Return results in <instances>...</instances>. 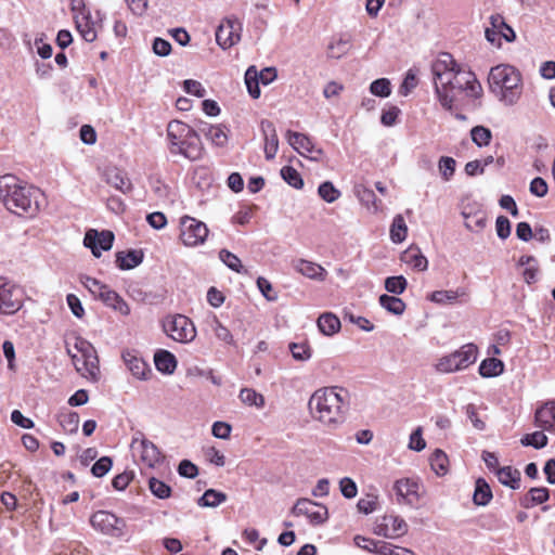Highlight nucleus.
Wrapping results in <instances>:
<instances>
[{
  "label": "nucleus",
  "instance_id": "3",
  "mask_svg": "<svg viewBox=\"0 0 555 555\" xmlns=\"http://www.w3.org/2000/svg\"><path fill=\"white\" fill-rule=\"evenodd\" d=\"M490 91L505 105H514L522 92L520 72L509 64L493 66L488 75Z\"/></svg>",
  "mask_w": 555,
  "mask_h": 555
},
{
  "label": "nucleus",
  "instance_id": "53",
  "mask_svg": "<svg viewBox=\"0 0 555 555\" xmlns=\"http://www.w3.org/2000/svg\"><path fill=\"white\" fill-rule=\"evenodd\" d=\"M149 489L156 498L162 500L168 499L171 495V488L155 477L150 478Z\"/></svg>",
  "mask_w": 555,
  "mask_h": 555
},
{
  "label": "nucleus",
  "instance_id": "38",
  "mask_svg": "<svg viewBox=\"0 0 555 555\" xmlns=\"http://www.w3.org/2000/svg\"><path fill=\"white\" fill-rule=\"evenodd\" d=\"M318 327L324 335L331 336L339 331L340 321L333 313H323L318 319Z\"/></svg>",
  "mask_w": 555,
  "mask_h": 555
},
{
  "label": "nucleus",
  "instance_id": "63",
  "mask_svg": "<svg viewBox=\"0 0 555 555\" xmlns=\"http://www.w3.org/2000/svg\"><path fill=\"white\" fill-rule=\"evenodd\" d=\"M113 462L108 456L99 459L92 466L91 473L95 477H103L112 468Z\"/></svg>",
  "mask_w": 555,
  "mask_h": 555
},
{
  "label": "nucleus",
  "instance_id": "15",
  "mask_svg": "<svg viewBox=\"0 0 555 555\" xmlns=\"http://www.w3.org/2000/svg\"><path fill=\"white\" fill-rule=\"evenodd\" d=\"M113 242L114 234L111 231H102L99 233L95 230H89L83 238L85 246L91 248L95 257L101 256V250L111 249Z\"/></svg>",
  "mask_w": 555,
  "mask_h": 555
},
{
  "label": "nucleus",
  "instance_id": "25",
  "mask_svg": "<svg viewBox=\"0 0 555 555\" xmlns=\"http://www.w3.org/2000/svg\"><path fill=\"white\" fill-rule=\"evenodd\" d=\"M518 266L525 267L521 275L527 284L530 285L538 281L540 268L535 257L530 255H524L518 259Z\"/></svg>",
  "mask_w": 555,
  "mask_h": 555
},
{
  "label": "nucleus",
  "instance_id": "13",
  "mask_svg": "<svg viewBox=\"0 0 555 555\" xmlns=\"http://www.w3.org/2000/svg\"><path fill=\"white\" fill-rule=\"evenodd\" d=\"M242 24L237 18L224 20L216 30V41L223 49H229L241 39Z\"/></svg>",
  "mask_w": 555,
  "mask_h": 555
},
{
  "label": "nucleus",
  "instance_id": "30",
  "mask_svg": "<svg viewBox=\"0 0 555 555\" xmlns=\"http://www.w3.org/2000/svg\"><path fill=\"white\" fill-rule=\"evenodd\" d=\"M351 47V37L341 35L333 39L327 46V56L331 59H340L346 55Z\"/></svg>",
  "mask_w": 555,
  "mask_h": 555
},
{
  "label": "nucleus",
  "instance_id": "26",
  "mask_svg": "<svg viewBox=\"0 0 555 555\" xmlns=\"http://www.w3.org/2000/svg\"><path fill=\"white\" fill-rule=\"evenodd\" d=\"M143 261V251L142 250H128V251H118L116 254V263L120 270H130L139 266Z\"/></svg>",
  "mask_w": 555,
  "mask_h": 555
},
{
  "label": "nucleus",
  "instance_id": "47",
  "mask_svg": "<svg viewBox=\"0 0 555 555\" xmlns=\"http://www.w3.org/2000/svg\"><path fill=\"white\" fill-rule=\"evenodd\" d=\"M59 422L62 428L69 434H75L79 427V414L77 412H66L59 416Z\"/></svg>",
  "mask_w": 555,
  "mask_h": 555
},
{
  "label": "nucleus",
  "instance_id": "45",
  "mask_svg": "<svg viewBox=\"0 0 555 555\" xmlns=\"http://www.w3.org/2000/svg\"><path fill=\"white\" fill-rule=\"evenodd\" d=\"M465 219V228L469 231H481L485 229L487 223L486 215L481 211L476 212L474 215H469L466 211L462 212Z\"/></svg>",
  "mask_w": 555,
  "mask_h": 555
},
{
  "label": "nucleus",
  "instance_id": "11",
  "mask_svg": "<svg viewBox=\"0 0 555 555\" xmlns=\"http://www.w3.org/2000/svg\"><path fill=\"white\" fill-rule=\"evenodd\" d=\"M131 448L137 456L147 467H155L162 462V453L158 448L143 434L138 433L131 441Z\"/></svg>",
  "mask_w": 555,
  "mask_h": 555
},
{
  "label": "nucleus",
  "instance_id": "58",
  "mask_svg": "<svg viewBox=\"0 0 555 555\" xmlns=\"http://www.w3.org/2000/svg\"><path fill=\"white\" fill-rule=\"evenodd\" d=\"M472 140L478 146H486L490 143L491 131L482 126H476L470 131Z\"/></svg>",
  "mask_w": 555,
  "mask_h": 555
},
{
  "label": "nucleus",
  "instance_id": "62",
  "mask_svg": "<svg viewBox=\"0 0 555 555\" xmlns=\"http://www.w3.org/2000/svg\"><path fill=\"white\" fill-rule=\"evenodd\" d=\"M107 182L115 186L117 190L126 192L130 188V182L126 179L120 171H113L108 175Z\"/></svg>",
  "mask_w": 555,
  "mask_h": 555
},
{
  "label": "nucleus",
  "instance_id": "24",
  "mask_svg": "<svg viewBox=\"0 0 555 555\" xmlns=\"http://www.w3.org/2000/svg\"><path fill=\"white\" fill-rule=\"evenodd\" d=\"M401 260L418 271H425L428 268L427 258L416 246H410L406 250H404L401 256Z\"/></svg>",
  "mask_w": 555,
  "mask_h": 555
},
{
  "label": "nucleus",
  "instance_id": "32",
  "mask_svg": "<svg viewBox=\"0 0 555 555\" xmlns=\"http://www.w3.org/2000/svg\"><path fill=\"white\" fill-rule=\"evenodd\" d=\"M156 369L165 374H172L177 367L176 357L167 350H158L154 356Z\"/></svg>",
  "mask_w": 555,
  "mask_h": 555
},
{
  "label": "nucleus",
  "instance_id": "41",
  "mask_svg": "<svg viewBox=\"0 0 555 555\" xmlns=\"http://www.w3.org/2000/svg\"><path fill=\"white\" fill-rule=\"evenodd\" d=\"M378 300L379 305L392 314L401 315L405 310V304L399 297L384 294Z\"/></svg>",
  "mask_w": 555,
  "mask_h": 555
},
{
  "label": "nucleus",
  "instance_id": "10",
  "mask_svg": "<svg viewBox=\"0 0 555 555\" xmlns=\"http://www.w3.org/2000/svg\"><path fill=\"white\" fill-rule=\"evenodd\" d=\"M291 513L294 516H305L313 526L324 524L328 518L327 507L310 499H298Z\"/></svg>",
  "mask_w": 555,
  "mask_h": 555
},
{
  "label": "nucleus",
  "instance_id": "51",
  "mask_svg": "<svg viewBox=\"0 0 555 555\" xmlns=\"http://www.w3.org/2000/svg\"><path fill=\"white\" fill-rule=\"evenodd\" d=\"M240 399L243 403L250 405L262 408L264 405V398L261 393H258L254 389L243 388L240 391Z\"/></svg>",
  "mask_w": 555,
  "mask_h": 555
},
{
  "label": "nucleus",
  "instance_id": "43",
  "mask_svg": "<svg viewBox=\"0 0 555 555\" xmlns=\"http://www.w3.org/2000/svg\"><path fill=\"white\" fill-rule=\"evenodd\" d=\"M430 466L437 475H446L448 473L449 466V460L447 454L440 449L435 450V452L430 456Z\"/></svg>",
  "mask_w": 555,
  "mask_h": 555
},
{
  "label": "nucleus",
  "instance_id": "21",
  "mask_svg": "<svg viewBox=\"0 0 555 555\" xmlns=\"http://www.w3.org/2000/svg\"><path fill=\"white\" fill-rule=\"evenodd\" d=\"M535 425L543 430H555V401L546 402L535 411Z\"/></svg>",
  "mask_w": 555,
  "mask_h": 555
},
{
  "label": "nucleus",
  "instance_id": "22",
  "mask_svg": "<svg viewBox=\"0 0 555 555\" xmlns=\"http://www.w3.org/2000/svg\"><path fill=\"white\" fill-rule=\"evenodd\" d=\"M106 307L119 312L122 315L130 314V307L124 298L109 286L100 294L99 298Z\"/></svg>",
  "mask_w": 555,
  "mask_h": 555
},
{
  "label": "nucleus",
  "instance_id": "46",
  "mask_svg": "<svg viewBox=\"0 0 555 555\" xmlns=\"http://www.w3.org/2000/svg\"><path fill=\"white\" fill-rule=\"evenodd\" d=\"M259 81L257 69L255 66H250L245 73V83L248 93L253 99H258L260 96Z\"/></svg>",
  "mask_w": 555,
  "mask_h": 555
},
{
  "label": "nucleus",
  "instance_id": "61",
  "mask_svg": "<svg viewBox=\"0 0 555 555\" xmlns=\"http://www.w3.org/2000/svg\"><path fill=\"white\" fill-rule=\"evenodd\" d=\"M243 538L245 541L253 544L257 551H261L267 544V539H260L259 531L255 528L245 529Z\"/></svg>",
  "mask_w": 555,
  "mask_h": 555
},
{
  "label": "nucleus",
  "instance_id": "6",
  "mask_svg": "<svg viewBox=\"0 0 555 555\" xmlns=\"http://www.w3.org/2000/svg\"><path fill=\"white\" fill-rule=\"evenodd\" d=\"M76 371L91 382L100 378L99 358L96 350L88 340L77 337L72 347L67 348Z\"/></svg>",
  "mask_w": 555,
  "mask_h": 555
},
{
  "label": "nucleus",
  "instance_id": "1",
  "mask_svg": "<svg viewBox=\"0 0 555 555\" xmlns=\"http://www.w3.org/2000/svg\"><path fill=\"white\" fill-rule=\"evenodd\" d=\"M349 406L350 393L340 386L321 387L308 401L311 417L330 430L339 428L346 422Z\"/></svg>",
  "mask_w": 555,
  "mask_h": 555
},
{
  "label": "nucleus",
  "instance_id": "56",
  "mask_svg": "<svg viewBox=\"0 0 555 555\" xmlns=\"http://www.w3.org/2000/svg\"><path fill=\"white\" fill-rule=\"evenodd\" d=\"M211 331L216 335V337L227 344L233 343V335L229 331L228 327H225L217 317H214L212 320L209 323Z\"/></svg>",
  "mask_w": 555,
  "mask_h": 555
},
{
  "label": "nucleus",
  "instance_id": "50",
  "mask_svg": "<svg viewBox=\"0 0 555 555\" xmlns=\"http://www.w3.org/2000/svg\"><path fill=\"white\" fill-rule=\"evenodd\" d=\"M281 177L287 184L295 189L299 190L304 186V180L300 173L292 166L282 167Z\"/></svg>",
  "mask_w": 555,
  "mask_h": 555
},
{
  "label": "nucleus",
  "instance_id": "2",
  "mask_svg": "<svg viewBox=\"0 0 555 555\" xmlns=\"http://www.w3.org/2000/svg\"><path fill=\"white\" fill-rule=\"evenodd\" d=\"M40 190L22 183L15 176L0 178V197L8 210L17 216L34 217L40 210Z\"/></svg>",
  "mask_w": 555,
  "mask_h": 555
},
{
  "label": "nucleus",
  "instance_id": "59",
  "mask_svg": "<svg viewBox=\"0 0 555 555\" xmlns=\"http://www.w3.org/2000/svg\"><path fill=\"white\" fill-rule=\"evenodd\" d=\"M289 350L293 358L297 361H307L311 358V348L306 343H292Z\"/></svg>",
  "mask_w": 555,
  "mask_h": 555
},
{
  "label": "nucleus",
  "instance_id": "57",
  "mask_svg": "<svg viewBox=\"0 0 555 555\" xmlns=\"http://www.w3.org/2000/svg\"><path fill=\"white\" fill-rule=\"evenodd\" d=\"M354 543L360 548H363L371 553L379 554L382 551L380 545L384 544V541H375L362 535H356Z\"/></svg>",
  "mask_w": 555,
  "mask_h": 555
},
{
  "label": "nucleus",
  "instance_id": "4",
  "mask_svg": "<svg viewBox=\"0 0 555 555\" xmlns=\"http://www.w3.org/2000/svg\"><path fill=\"white\" fill-rule=\"evenodd\" d=\"M170 153L184 156L195 162L203 157L204 147L197 132L180 120H171L167 126Z\"/></svg>",
  "mask_w": 555,
  "mask_h": 555
},
{
  "label": "nucleus",
  "instance_id": "55",
  "mask_svg": "<svg viewBox=\"0 0 555 555\" xmlns=\"http://www.w3.org/2000/svg\"><path fill=\"white\" fill-rule=\"evenodd\" d=\"M456 162L449 156H441L438 162L439 172L444 181H450L455 172Z\"/></svg>",
  "mask_w": 555,
  "mask_h": 555
},
{
  "label": "nucleus",
  "instance_id": "23",
  "mask_svg": "<svg viewBox=\"0 0 555 555\" xmlns=\"http://www.w3.org/2000/svg\"><path fill=\"white\" fill-rule=\"evenodd\" d=\"M286 139L288 144L302 156H308L307 153L311 152L314 145L307 134L292 130L286 131Z\"/></svg>",
  "mask_w": 555,
  "mask_h": 555
},
{
  "label": "nucleus",
  "instance_id": "34",
  "mask_svg": "<svg viewBox=\"0 0 555 555\" xmlns=\"http://www.w3.org/2000/svg\"><path fill=\"white\" fill-rule=\"evenodd\" d=\"M418 488V483L411 479L397 480L393 487L397 495L408 502H412L413 498H417Z\"/></svg>",
  "mask_w": 555,
  "mask_h": 555
},
{
  "label": "nucleus",
  "instance_id": "49",
  "mask_svg": "<svg viewBox=\"0 0 555 555\" xmlns=\"http://www.w3.org/2000/svg\"><path fill=\"white\" fill-rule=\"evenodd\" d=\"M521 444L525 447H533L534 449H542L547 446L548 439L543 431H534L532 434L525 435L521 440Z\"/></svg>",
  "mask_w": 555,
  "mask_h": 555
},
{
  "label": "nucleus",
  "instance_id": "48",
  "mask_svg": "<svg viewBox=\"0 0 555 555\" xmlns=\"http://www.w3.org/2000/svg\"><path fill=\"white\" fill-rule=\"evenodd\" d=\"M318 194L323 201L330 204L336 202L341 195L340 191L336 189L331 181L321 183L318 188Z\"/></svg>",
  "mask_w": 555,
  "mask_h": 555
},
{
  "label": "nucleus",
  "instance_id": "60",
  "mask_svg": "<svg viewBox=\"0 0 555 555\" xmlns=\"http://www.w3.org/2000/svg\"><path fill=\"white\" fill-rule=\"evenodd\" d=\"M370 91L376 96L387 98L391 93L390 81L387 78L376 79L371 83Z\"/></svg>",
  "mask_w": 555,
  "mask_h": 555
},
{
  "label": "nucleus",
  "instance_id": "29",
  "mask_svg": "<svg viewBox=\"0 0 555 555\" xmlns=\"http://www.w3.org/2000/svg\"><path fill=\"white\" fill-rule=\"evenodd\" d=\"M467 297V292L463 287L448 291H436L429 295L430 301L439 305L453 304L459 298Z\"/></svg>",
  "mask_w": 555,
  "mask_h": 555
},
{
  "label": "nucleus",
  "instance_id": "7",
  "mask_svg": "<svg viewBox=\"0 0 555 555\" xmlns=\"http://www.w3.org/2000/svg\"><path fill=\"white\" fill-rule=\"evenodd\" d=\"M477 354L478 348L475 344H465L459 350L440 358L436 363V370L447 374L465 370L476 362Z\"/></svg>",
  "mask_w": 555,
  "mask_h": 555
},
{
  "label": "nucleus",
  "instance_id": "16",
  "mask_svg": "<svg viewBox=\"0 0 555 555\" xmlns=\"http://www.w3.org/2000/svg\"><path fill=\"white\" fill-rule=\"evenodd\" d=\"M22 306L20 291L3 279V285L0 287V312L14 313Z\"/></svg>",
  "mask_w": 555,
  "mask_h": 555
},
{
  "label": "nucleus",
  "instance_id": "52",
  "mask_svg": "<svg viewBox=\"0 0 555 555\" xmlns=\"http://www.w3.org/2000/svg\"><path fill=\"white\" fill-rule=\"evenodd\" d=\"M79 281L98 299L100 298V294L103 293L108 286L99 280L86 274H81L79 276Z\"/></svg>",
  "mask_w": 555,
  "mask_h": 555
},
{
  "label": "nucleus",
  "instance_id": "27",
  "mask_svg": "<svg viewBox=\"0 0 555 555\" xmlns=\"http://www.w3.org/2000/svg\"><path fill=\"white\" fill-rule=\"evenodd\" d=\"M294 267L299 273L309 279L322 281L326 275V271L323 267L308 260L299 259L295 261Z\"/></svg>",
  "mask_w": 555,
  "mask_h": 555
},
{
  "label": "nucleus",
  "instance_id": "19",
  "mask_svg": "<svg viewBox=\"0 0 555 555\" xmlns=\"http://www.w3.org/2000/svg\"><path fill=\"white\" fill-rule=\"evenodd\" d=\"M264 140V155L268 160L273 159L279 150V138L272 121L263 119L260 122Z\"/></svg>",
  "mask_w": 555,
  "mask_h": 555
},
{
  "label": "nucleus",
  "instance_id": "39",
  "mask_svg": "<svg viewBox=\"0 0 555 555\" xmlns=\"http://www.w3.org/2000/svg\"><path fill=\"white\" fill-rule=\"evenodd\" d=\"M550 498V492L547 488H531L528 494L521 500V505L526 508L532 507L537 504H542L546 502Z\"/></svg>",
  "mask_w": 555,
  "mask_h": 555
},
{
  "label": "nucleus",
  "instance_id": "31",
  "mask_svg": "<svg viewBox=\"0 0 555 555\" xmlns=\"http://www.w3.org/2000/svg\"><path fill=\"white\" fill-rule=\"evenodd\" d=\"M199 131L217 146H223L228 142V135L220 125L203 124Z\"/></svg>",
  "mask_w": 555,
  "mask_h": 555
},
{
  "label": "nucleus",
  "instance_id": "5",
  "mask_svg": "<svg viewBox=\"0 0 555 555\" xmlns=\"http://www.w3.org/2000/svg\"><path fill=\"white\" fill-rule=\"evenodd\" d=\"M459 64L450 53H441L431 65L434 75L435 93L440 105L452 111L455 94H452V86L456 76Z\"/></svg>",
  "mask_w": 555,
  "mask_h": 555
},
{
  "label": "nucleus",
  "instance_id": "54",
  "mask_svg": "<svg viewBox=\"0 0 555 555\" xmlns=\"http://www.w3.org/2000/svg\"><path fill=\"white\" fill-rule=\"evenodd\" d=\"M408 286V281L403 275L389 276L385 280V288L388 293L400 295Z\"/></svg>",
  "mask_w": 555,
  "mask_h": 555
},
{
  "label": "nucleus",
  "instance_id": "36",
  "mask_svg": "<svg viewBox=\"0 0 555 555\" xmlns=\"http://www.w3.org/2000/svg\"><path fill=\"white\" fill-rule=\"evenodd\" d=\"M504 371V363L496 358H487L479 365V374L482 377H496Z\"/></svg>",
  "mask_w": 555,
  "mask_h": 555
},
{
  "label": "nucleus",
  "instance_id": "64",
  "mask_svg": "<svg viewBox=\"0 0 555 555\" xmlns=\"http://www.w3.org/2000/svg\"><path fill=\"white\" fill-rule=\"evenodd\" d=\"M380 555H415L414 552L409 548L395 546L387 542H384V544L380 545Z\"/></svg>",
  "mask_w": 555,
  "mask_h": 555
},
{
  "label": "nucleus",
  "instance_id": "9",
  "mask_svg": "<svg viewBox=\"0 0 555 555\" xmlns=\"http://www.w3.org/2000/svg\"><path fill=\"white\" fill-rule=\"evenodd\" d=\"M207 225L190 216L180 219V238L185 246L195 247L202 245L208 236Z\"/></svg>",
  "mask_w": 555,
  "mask_h": 555
},
{
  "label": "nucleus",
  "instance_id": "35",
  "mask_svg": "<svg viewBox=\"0 0 555 555\" xmlns=\"http://www.w3.org/2000/svg\"><path fill=\"white\" fill-rule=\"evenodd\" d=\"M493 494L490 486L483 478H478L475 482L473 501L476 505L486 506L492 500Z\"/></svg>",
  "mask_w": 555,
  "mask_h": 555
},
{
  "label": "nucleus",
  "instance_id": "17",
  "mask_svg": "<svg viewBox=\"0 0 555 555\" xmlns=\"http://www.w3.org/2000/svg\"><path fill=\"white\" fill-rule=\"evenodd\" d=\"M74 20L76 28L80 36L87 42H93L98 37V27H101V25L99 24L101 20L99 22L93 20L90 12H81L80 14H74Z\"/></svg>",
  "mask_w": 555,
  "mask_h": 555
},
{
  "label": "nucleus",
  "instance_id": "18",
  "mask_svg": "<svg viewBox=\"0 0 555 555\" xmlns=\"http://www.w3.org/2000/svg\"><path fill=\"white\" fill-rule=\"evenodd\" d=\"M121 358L128 370L135 378L140 380H145L149 378V375L152 373V371L147 363L138 356L137 351L125 350L121 354Z\"/></svg>",
  "mask_w": 555,
  "mask_h": 555
},
{
  "label": "nucleus",
  "instance_id": "20",
  "mask_svg": "<svg viewBox=\"0 0 555 555\" xmlns=\"http://www.w3.org/2000/svg\"><path fill=\"white\" fill-rule=\"evenodd\" d=\"M354 195L370 214L382 211V201L378 199L373 190L363 184H357L353 189Z\"/></svg>",
  "mask_w": 555,
  "mask_h": 555
},
{
  "label": "nucleus",
  "instance_id": "12",
  "mask_svg": "<svg viewBox=\"0 0 555 555\" xmlns=\"http://www.w3.org/2000/svg\"><path fill=\"white\" fill-rule=\"evenodd\" d=\"M90 521L94 529L115 537L121 535L126 527L124 519L107 511L95 512Z\"/></svg>",
  "mask_w": 555,
  "mask_h": 555
},
{
  "label": "nucleus",
  "instance_id": "8",
  "mask_svg": "<svg viewBox=\"0 0 555 555\" xmlns=\"http://www.w3.org/2000/svg\"><path fill=\"white\" fill-rule=\"evenodd\" d=\"M163 330L171 339L181 344H189L196 337L194 323L183 314L166 317L163 321Z\"/></svg>",
  "mask_w": 555,
  "mask_h": 555
},
{
  "label": "nucleus",
  "instance_id": "44",
  "mask_svg": "<svg viewBox=\"0 0 555 555\" xmlns=\"http://www.w3.org/2000/svg\"><path fill=\"white\" fill-rule=\"evenodd\" d=\"M219 259L232 271L236 273H247V270L243 267L241 259L229 251L228 249H221L219 251Z\"/></svg>",
  "mask_w": 555,
  "mask_h": 555
},
{
  "label": "nucleus",
  "instance_id": "28",
  "mask_svg": "<svg viewBox=\"0 0 555 555\" xmlns=\"http://www.w3.org/2000/svg\"><path fill=\"white\" fill-rule=\"evenodd\" d=\"M489 24L490 26L485 30V37L492 46L501 48L500 29L504 25V17L501 14H492L489 17Z\"/></svg>",
  "mask_w": 555,
  "mask_h": 555
},
{
  "label": "nucleus",
  "instance_id": "42",
  "mask_svg": "<svg viewBox=\"0 0 555 555\" xmlns=\"http://www.w3.org/2000/svg\"><path fill=\"white\" fill-rule=\"evenodd\" d=\"M408 234V227L401 215H397L390 227V238L393 243H402Z\"/></svg>",
  "mask_w": 555,
  "mask_h": 555
},
{
  "label": "nucleus",
  "instance_id": "33",
  "mask_svg": "<svg viewBox=\"0 0 555 555\" xmlns=\"http://www.w3.org/2000/svg\"><path fill=\"white\" fill-rule=\"evenodd\" d=\"M495 475L499 481L512 489H518L520 487V473L518 469L511 466L500 467L495 470Z\"/></svg>",
  "mask_w": 555,
  "mask_h": 555
},
{
  "label": "nucleus",
  "instance_id": "40",
  "mask_svg": "<svg viewBox=\"0 0 555 555\" xmlns=\"http://www.w3.org/2000/svg\"><path fill=\"white\" fill-rule=\"evenodd\" d=\"M227 501V494L215 489H208L198 499L197 504L202 507H217Z\"/></svg>",
  "mask_w": 555,
  "mask_h": 555
},
{
  "label": "nucleus",
  "instance_id": "14",
  "mask_svg": "<svg viewBox=\"0 0 555 555\" xmlns=\"http://www.w3.org/2000/svg\"><path fill=\"white\" fill-rule=\"evenodd\" d=\"M456 76L457 78L454 79L452 86V94H455L456 90L466 91L468 95L474 98H478L481 94L482 87L473 72L463 69L459 65Z\"/></svg>",
  "mask_w": 555,
  "mask_h": 555
},
{
  "label": "nucleus",
  "instance_id": "37",
  "mask_svg": "<svg viewBox=\"0 0 555 555\" xmlns=\"http://www.w3.org/2000/svg\"><path fill=\"white\" fill-rule=\"evenodd\" d=\"M384 526L389 531V533H386V535L389 538L401 537L408 531L406 522L399 516L384 517Z\"/></svg>",
  "mask_w": 555,
  "mask_h": 555
}]
</instances>
